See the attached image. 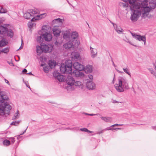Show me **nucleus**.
Listing matches in <instances>:
<instances>
[{"label":"nucleus","instance_id":"nucleus-1","mask_svg":"<svg viewBox=\"0 0 156 156\" xmlns=\"http://www.w3.org/2000/svg\"><path fill=\"white\" fill-rule=\"evenodd\" d=\"M121 0L128 4L119 2L120 6L125 7L129 5L131 11L130 19L132 22L136 21L140 16L147 20L152 18L150 13L156 8V0Z\"/></svg>","mask_w":156,"mask_h":156},{"label":"nucleus","instance_id":"nucleus-2","mask_svg":"<svg viewBox=\"0 0 156 156\" xmlns=\"http://www.w3.org/2000/svg\"><path fill=\"white\" fill-rule=\"evenodd\" d=\"M72 61L68 60L65 63H62L60 67V69L62 73L68 74L66 79V83L68 85L66 89L68 91H71L75 89L74 84L75 80L72 77V74H70L72 72Z\"/></svg>","mask_w":156,"mask_h":156},{"label":"nucleus","instance_id":"nucleus-3","mask_svg":"<svg viewBox=\"0 0 156 156\" xmlns=\"http://www.w3.org/2000/svg\"><path fill=\"white\" fill-rule=\"evenodd\" d=\"M115 90L119 92H122L129 89L128 80L125 77L119 76L117 78L116 83L114 84Z\"/></svg>","mask_w":156,"mask_h":156},{"label":"nucleus","instance_id":"nucleus-4","mask_svg":"<svg viewBox=\"0 0 156 156\" xmlns=\"http://www.w3.org/2000/svg\"><path fill=\"white\" fill-rule=\"evenodd\" d=\"M63 38L66 40L70 39L74 41L78 40L80 41L78 32L76 31L72 32L71 29H67L64 31Z\"/></svg>","mask_w":156,"mask_h":156},{"label":"nucleus","instance_id":"nucleus-5","mask_svg":"<svg viewBox=\"0 0 156 156\" xmlns=\"http://www.w3.org/2000/svg\"><path fill=\"white\" fill-rule=\"evenodd\" d=\"M50 30L48 26L44 25L42 27L41 30L38 31V33L42 35L43 38L46 41H50L52 40V35Z\"/></svg>","mask_w":156,"mask_h":156},{"label":"nucleus","instance_id":"nucleus-6","mask_svg":"<svg viewBox=\"0 0 156 156\" xmlns=\"http://www.w3.org/2000/svg\"><path fill=\"white\" fill-rule=\"evenodd\" d=\"M13 33L11 29H8L5 27L0 26V37H5L6 36H9L11 37H13Z\"/></svg>","mask_w":156,"mask_h":156},{"label":"nucleus","instance_id":"nucleus-7","mask_svg":"<svg viewBox=\"0 0 156 156\" xmlns=\"http://www.w3.org/2000/svg\"><path fill=\"white\" fill-rule=\"evenodd\" d=\"M69 40L68 42L63 45L64 48L66 49H69L74 47L77 48L80 44V42L78 40L74 41L70 39Z\"/></svg>","mask_w":156,"mask_h":156},{"label":"nucleus","instance_id":"nucleus-8","mask_svg":"<svg viewBox=\"0 0 156 156\" xmlns=\"http://www.w3.org/2000/svg\"><path fill=\"white\" fill-rule=\"evenodd\" d=\"M11 109V105L7 103L0 104V115L8 113Z\"/></svg>","mask_w":156,"mask_h":156},{"label":"nucleus","instance_id":"nucleus-9","mask_svg":"<svg viewBox=\"0 0 156 156\" xmlns=\"http://www.w3.org/2000/svg\"><path fill=\"white\" fill-rule=\"evenodd\" d=\"M38 12L39 11L37 9H28L23 12V17L26 19H29Z\"/></svg>","mask_w":156,"mask_h":156},{"label":"nucleus","instance_id":"nucleus-10","mask_svg":"<svg viewBox=\"0 0 156 156\" xmlns=\"http://www.w3.org/2000/svg\"><path fill=\"white\" fill-rule=\"evenodd\" d=\"M133 38L140 41H142L144 42V45L146 43V39L145 36H141L140 35H138L135 34L131 32Z\"/></svg>","mask_w":156,"mask_h":156},{"label":"nucleus","instance_id":"nucleus-11","mask_svg":"<svg viewBox=\"0 0 156 156\" xmlns=\"http://www.w3.org/2000/svg\"><path fill=\"white\" fill-rule=\"evenodd\" d=\"M42 47L43 52L45 53H50L51 52L53 49V47L51 44H42Z\"/></svg>","mask_w":156,"mask_h":156},{"label":"nucleus","instance_id":"nucleus-12","mask_svg":"<svg viewBox=\"0 0 156 156\" xmlns=\"http://www.w3.org/2000/svg\"><path fill=\"white\" fill-rule=\"evenodd\" d=\"M52 31L55 36L58 37L60 35L61 29L58 26H55L52 28Z\"/></svg>","mask_w":156,"mask_h":156},{"label":"nucleus","instance_id":"nucleus-13","mask_svg":"<svg viewBox=\"0 0 156 156\" xmlns=\"http://www.w3.org/2000/svg\"><path fill=\"white\" fill-rule=\"evenodd\" d=\"M53 75V76L59 82L62 81L64 79V76L57 71L54 72Z\"/></svg>","mask_w":156,"mask_h":156},{"label":"nucleus","instance_id":"nucleus-14","mask_svg":"<svg viewBox=\"0 0 156 156\" xmlns=\"http://www.w3.org/2000/svg\"><path fill=\"white\" fill-rule=\"evenodd\" d=\"M73 66L76 70L82 71L84 69V66L78 62H75L74 63Z\"/></svg>","mask_w":156,"mask_h":156},{"label":"nucleus","instance_id":"nucleus-15","mask_svg":"<svg viewBox=\"0 0 156 156\" xmlns=\"http://www.w3.org/2000/svg\"><path fill=\"white\" fill-rule=\"evenodd\" d=\"M71 57L72 60L80 59L81 58L80 54L76 52H73L71 54Z\"/></svg>","mask_w":156,"mask_h":156},{"label":"nucleus","instance_id":"nucleus-16","mask_svg":"<svg viewBox=\"0 0 156 156\" xmlns=\"http://www.w3.org/2000/svg\"><path fill=\"white\" fill-rule=\"evenodd\" d=\"M87 87L89 90H93L95 88V85L92 81H87L86 83Z\"/></svg>","mask_w":156,"mask_h":156},{"label":"nucleus","instance_id":"nucleus-17","mask_svg":"<svg viewBox=\"0 0 156 156\" xmlns=\"http://www.w3.org/2000/svg\"><path fill=\"white\" fill-rule=\"evenodd\" d=\"M8 97L4 92H0V102L3 103L5 100H8Z\"/></svg>","mask_w":156,"mask_h":156},{"label":"nucleus","instance_id":"nucleus-18","mask_svg":"<svg viewBox=\"0 0 156 156\" xmlns=\"http://www.w3.org/2000/svg\"><path fill=\"white\" fill-rule=\"evenodd\" d=\"M46 16V14L44 13L40 14V15H37L36 16H34V17L32 19L31 21H34L39 20L43 18L44 17Z\"/></svg>","mask_w":156,"mask_h":156},{"label":"nucleus","instance_id":"nucleus-19","mask_svg":"<svg viewBox=\"0 0 156 156\" xmlns=\"http://www.w3.org/2000/svg\"><path fill=\"white\" fill-rule=\"evenodd\" d=\"M90 55L92 58H94L96 57L97 55V50L94 48H93L91 47H90Z\"/></svg>","mask_w":156,"mask_h":156},{"label":"nucleus","instance_id":"nucleus-20","mask_svg":"<svg viewBox=\"0 0 156 156\" xmlns=\"http://www.w3.org/2000/svg\"><path fill=\"white\" fill-rule=\"evenodd\" d=\"M73 74L77 77H82L84 76V74L83 72L78 70L73 71Z\"/></svg>","mask_w":156,"mask_h":156},{"label":"nucleus","instance_id":"nucleus-21","mask_svg":"<svg viewBox=\"0 0 156 156\" xmlns=\"http://www.w3.org/2000/svg\"><path fill=\"white\" fill-rule=\"evenodd\" d=\"M8 43V41L5 38H3L0 40V47L2 48L6 46Z\"/></svg>","mask_w":156,"mask_h":156},{"label":"nucleus","instance_id":"nucleus-22","mask_svg":"<svg viewBox=\"0 0 156 156\" xmlns=\"http://www.w3.org/2000/svg\"><path fill=\"white\" fill-rule=\"evenodd\" d=\"M92 66L90 65H87L85 68L84 67V70L85 72L87 73H91L93 69Z\"/></svg>","mask_w":156,"mask_h":156},{"label":"nucleus","instance_id":"nucleus-23","mask_svg":"<svg viewBox=\"0 0 156 156\" xmlns=\"http://www.w3.org/2000/svg\"><path fill=\"white\" fill-rule=\"evenodd\" d=\"M113 26L115 30L118 34H122L124 31L123 30L120 26H117L116 24H113Z\"/></svg>","mask_w":156,"mask_h":156},{"label":"nucleus","instance_id":"nucleus-24","mask_svg":"<svg viewBox=\"0 0 156 156\" xmlns=\"http://www.w3.org/2000/svg\"><path fill=\"white\" fill-rule=\"evenodd\" d=\"M36 52L38 55H40L43 51L42 47V44L40 46L37 45L36 46Z\"/></svg>","mask_w":156,"mask_h":156},{"label":"nucleus","instance_id":"nucleus-25","mask_svg":"<svg viewBox=\"0 0 156 156\" xmlns=\"http://www.w3.org/2000/svg\"><path fill=\"white\" fill-rule=\"evenodd\" d=\"M62 20L60 18L56 19L53 20L52 22L53 24H57L58 25H62Z\"/></svg>","mask_w":156,"mask_h":156},{"label":"nucleus","instance_id":"nucleus-26","mask_svg":"<svg viewBox=\"0 0 156 156\" xmlns=\"http://www.w3.org/2000/svg\"><path fill=\"white\" fill-rule=\"evenodd\" d=\"M101 119L103 121L107 122H111L112 121V119L111 117L101 116Z\"/></svg>","mask_w":156,"mask_h":156},{"label":"nucleus","instance_id":"nucleus-27","mask_svg":"<svg viewBox=\"0 0 156 156\" xmlns=\"http://www.w3.org/2000/svg\"><path fill=\"white\" fill-rule=\"evenodd\" d=\"M36 40L37 42L40 43L44 40L42 37V35L39 34L38 32V34H36Z\"/></svg>","mask_w":156,"mask_h":156},{"label":"nucleus","instance_id":"nucleus-28","mask_svg":"<svg viewBox=\"0 0 156 156\" xmlns=\"http://www.w3.org/2000/svg\"><path fill=\"white\" fill-rule=\"evenodd\" d=\"M74 86L78 87L82 89L83 87V85L82 83L80 81H75V83L74 84Z\"/></svg>","mask_w":156,"mask_h":156},{"label":"nucleus","instance_id":"nucleus-29","mask_svg":"<svg viewBox=\"0 0 156 156\" xmlns=\"http://www.w3.org/2000/svg\"><path fill=\"white\" fill-rule=\"evenodd\" d=\"M48 64L51 69L54 68L56 65V63L54 60H50Z\"/></svg>","mask_w":156,"mask_h":156},{"label":"nucleus","instance_id":"nucleus-30","mask_svg":"<svg viewBox=\"0 0 156 156\" xmlns=\"http://www.w3.org/2000/svg\"><path fill=\"white\" fill-rule=\"evenodd\" d=\"M20 115L19 111L18 110H17L14 113L12 117V119L13 120L17 119L20 117Z\"/></svg>","mask_w":156,"mask_h":156},{"label":"nucleus","instance_id":"nucleus-31","mask_svg":"<svg viewBox=\"0 0 156 156\" xmlns=\"http://www.w3.org/2000/svg\"><path fill=\"white\" fill-rule=\"evenodd\" d=\"M41 66L43 67L44 71L45 73H48V72L49 67L45 63H42Z\"/></svg>","mask_w":156,"mask_h":156},{"label":"nucleus","instance_id":"nucleus-32","mask_svg":"<svg viewBox=\"0 0 156 156\" xmlns=\"http://www.w3.org/2000/svg\"><path fill=\"white\" fill-rule=\"evenodd\" d=\"M115 127L114 126H113V125L110 126L109 127H108L106 128L105 130H112V131H116L117 130L120 129H121L120 128H115L114 127Z\"/></svg>","mask_w":156,"mask_h":156},{"label":"nucleus","instance_id":"nucleus-33","mask_svg":"<svg viewBox=\"0 0 156 156\" xmlns=\"http://www.w3.org/2000/svg\"><path fill=\"white\" fill-rule=\"evenodd\" d=\"M36 24L32 21L29 22L28 23V27L30 30L33 29L35 27H36Z\"/></svg>","mask_w":156,"mask_h":156},{"label":"nucleus","instance_id":"nucleus-34","mask_svg":"<svg viewBox=\"0 0 156 156\" xmlns=\"http://www.w3.org/2000/svg\"><path fill=\"white\" fill-rule=\"evenodd\" d=\"M3 144L5 146H8L11 144L10 141L7 139H5L3 141Z\"/></svg>","mask_w":156,"mask_h":156},{"label":"nucleus","instance_id":"nucleus-35","mask_svg":"<svg viewBox=\"0 0 156 156\" xmlns=\"http://www.w3.org/2000/svg\"><path fill=\"white\" fill-rule=\"evenodd\" d=\"M9 48L7 47L5 48L2 50V52L7 53L9 52Z\"/></svg>","mask_w":156,"mask_h":156},{"label":"nucleus","instance_id":"nucleus-36","mask_svg":"<svg viewBox=\"0 0 156 156\" xmlns=\"http://www.w3.org/2000/svg\"><path fill=\"white\" fill-rule=\"evenodd\" d=\"M123 70L126 73L128 74L130 77H131V73L128 69L127 68H123Z\"/></svg>","mask_w":156,"mask_h":156},{"label":"nucleus","instance_id":"nucleus-37","mask_svg":"<svg viewBox=\"0 0 156 156\" xmlns=\"http://www.w3.org/2000/svg\"><path fill=\"white\" fill-rule=\"evenodd\" d=\"M7 12L6 9H4L2 7H0V14L5 13Z\"/></svg>","mask_w":156,"mask_h":156},{"label":"nucleus","instance_id":"nucleus-38","mask_svg":"<svg viewBox=\"0 0 156 156\" xmlns=\"http://www.w3.org/2000/svg\"><path fill=\"white\" fill-rule=\"evenodd\" d=\"M40 60L41 62H44L46 61V58L44 56H41L40 58Z\"/></svg>","mask_w":156,"mask_h":156},{"label":"nucleus","instance_id":"nucleus-39","mask_svg":"<svg viewBox=\"0 0 156 156\" xmlns=\"http://www.w3.org/2000/svg\"><path fill=\"white\" fill-rule=\"evenodd\" d=\"M20 121H15L14 122H12L11 124L12 125H13L15 126H17L18 125L19 123L20 122Z\"/></svg>","mask_w":156,"mask_h":156},{"label":"nucleus","instance_id":"nucleus-40","mask_svg":"<svg viewBox=\"0 0 156 156\" xmlns=\"http://www.w3.org/2000/svg\"><path fill=\"white\" fill-rule=\"evenodd\" d=\"M80 130L82 131H85L87 132H89L90 133H91L92 132V131L88 130L87 128H83L80 129Z\"/></svg>","mask_w":156,"mask_h":156},{"label":"nucleus","instance_id":"nucleus-41","mask_svg":"<svg viewBox=\"0 0 156 156\" xmlns=\"http://www.w3.org/2000/svg\"><path fill=\"white\" fill-rule=\"evenodd\" d=\"M124 40L126 42L128 43H129L131 45H132L133 46H135L132 43V42L129 40V39H128L126 38V39H124Z\"/></svg>","mask_w":156,"mask_h":156},{"label":"nucleus","instance_id":"nucleus-42","mask_svg":"<svg viewBox=\"0 0 156 156\" xmlns=\"http://www.w3.org/2000/svg\"><path fill=\"white\" fill-rule=\"evenodd\" d=\"M9 138L10 140L11 144H13L15 142V138L14 137H10Z\"/></svg>","mask_w":156,"mask_h":156},{"label":"nucleus","instance_id":"nucleus-43","mask_svg":"<svg viewBox=\"0 0 156 156\" xmlns=\"http://www.w3.org/2000/svg\"><path fill=\"white\" fill-rule=\"evenodd\" d=\"M23 39H22L21 40V46H20V48H19V49H18L17 50H20V49H22L23 48Z\"/></svg>","mask_w":156,"mask_h":156},{"label":"nucleus","instance_id":"nucleus-44","mask_svg":"<svg viewBox=\"0 0 156 156\" xmlns=\"http://www.w3.org/2000/svg\"><path fill=\"white\" fill-rule=\"evenodd\" d=\"M112 103H114V104H115L116 103H120V102L119 101H116L114 99H112Z\"/></svg>","mask_w":156,"mask_h":156},{"label":"nucleus","instance_id":"nucleus-45","mask_svg":"<svg viewBox=\"0 0 156 156\" xmlns=\"http://www.w3.org/2000/svg\"><path fill=\"white\" fill-rule=\"evenodd\" d=\"M115 75H114L113 80L112 82V84H114L115 83Z\"/></svg>","mask_w":156,"mask_h":156},{"label":"nucleus","instance_id":"nucleus-46","mask_svg":"<svg viewBox=\"0 0 156 156\" xmlns=\"http://www.w3.org/2000/svg\"><path fill=\"white\" fill-rule=\"evenodd\" d=\"M5 81L6 83H7L9 86H10V84L9 81L5 79Z\"/></svg>","mask_w":156,"mask_h":156},{"label":"nucleus","instance_id":"nucleus-47","mask_svg":"<svg viewBox=\"0 0 156 156\" xmlns=\"http://www.w3.org/2000/svg\"><path fill=\"white\" fill-rule=\"evenodd\" d=\"M88 78L90 80H92L93 79V76L91 75H88Z\"/></svg>","mask_w":156,"mask_h":156},{"label":"nucleus","instance_id":"nucleus-48","mask_svg":"<svg viewBox=\"0 0 156 156\" xmlns=\"http://www.w3.org/2000/svg\"><path fill=\"white\" fill-rule=\"evenodd\" d=\"M85 114L87 115H90V116H94V115H98V114H88V113H85Z\"/></svg>","mask_w":156,"mask_h":156},{"label":"nucleus","instance_id":"nucleus-49","mask_svg":"<svg viewBox=\"0 0 156 156\" xmlns=\"http://www.w3.org/2000/svg\"><path fill=\"white\" fill-rule=\"evenodd\" d=\"M116 70L118 72H119V73H123V72L122 71H120V70H118V69H116Z\"/></svg>","mask_w":156,"mask_h":156},{"label":"nucleus","instance_id":"nucleus-50","mask_svg":"<svg viewBox=\"0 0 156 156\" xmlns=\"http://www.w3.org/2000/svg\"><path fill=\"white\" fill-rule=\"evenodd\" d=\"M121 125H121V124H115L113 125V126H121Z\"/></svg>","mask_w":156,"mask_h":156},{"label":"nucleus","instance_id":"nucleus-51","mask_svg":"<svg viewBox=\"0 0 156 156\" xmlns=\"http://www.w3.org/2000/svg\"><path fill=\"white\" fill-rule=\"evenodd\" d=\"M62 44V43H58V42L56 41V42H55V44L56 45H57V46H59V45H61V44Z\"/></svg>","mask_w":156,"mask_h":156},{"label":"nucleus","instance_id":"nucleus-52","mask_svg":"<svg viewBox=\"0 0 156 156\" xmlns=\"http://www.w3.org/2000/svg\"><path fill=\"white\" fill-rule=\"evenodd\" d=\"M149 70L150 71V72L152 73V74H153V71L152 70V69H151V68H150L149 69Z\"/></svg>","mask_w":156,"mask_h":156},{"label":"nucleus","instance_id":"nucleus-53","mask_svg":"<svg viewBox=\"0 0 156 156\" xmlns=\"http://www.w3.org/2000/svg\"><path fill=\"white\" fill-rule=\"evenodd\" d=\"M27 71L26 69H24L23 70L22 72L23 73H25L26 72H27Z\"/></svg>","mask_w":156,"mask_h":156},{"label":"nucleus","instance_id":"nucleus-54","mask_svg":"<svg viewBox=\"0 0 156 156\" xmlns=\"http://www.w3.org/2000/svg\"><path fill=\"white\" fill-rule=\"evenodd\" d=\"M23 81H24V80H23ZM23 82H24V83L26 85V86H27V87H29V88H30V87L29 86H28V85H27V82H24V81H23Z\"/></svg>","mask_w":156,"mask_h":156},{"label":"nucleus","instance_id":"nucleus-55","mask_svg":"<svg viewBox=\"0 0 156 156\" xmlns=\"http://www.w3.org/2000/svg\"><path fill=\"white\" fill-rule=\"evenodd\" d=\"M152 128L153 129H155L156 128V126H153Z\"/></svg>","mask_w":156,"mask_h":156},{"label":"nucleus","instance_id":"nucleus-56","mask_svg":"<svg viewBox=\"0 0 156 156\" xmlns=\"http://www.w3.org/2000/svg\"><path fill=\"white\" fill-rule=\"evenodd\" d=\"M26 129L23 132V133L21 134V135L23 134L24 133H25L26 132Z\"/></svg>","mask_w":156,"mask_h":156},{"label":"nucleus","instance_id":"nucleus-57","mask_svg":"<svg viewBox=\"0 0 156 156\" xmlns=\"http://www.w3.org/2000/svg\"><path fill=\"white\" fill-rule=\"evenodd\" d=\"M154 75L156 78V73H154Z\"/></svg>","mask_w":156,"mask_h":156},{"label":"nucleus","instance_id":"nucleus-58","mask_svg":"<svg viewBox=\"0 0 156 156\" xmlns=\"http://www.w3.org/2000/svg\"><path fill=\"white\" fill-rule=\"evenodd\" d=\"M20 136H17V139L18 140L19 139V137H20Z\"/></svg>","mask_w":156,"mask_h":156},{"label":"nucleus","instance_id":"nucleus-59","mask_svg":"<svg viewBox=\"0 0 156 156\" xmlns=\"http://www.w3.org/2000/svg\"><path fill=\"white\" fill-rule=\"evenodd\" d=\"M28 74H31V75H32V73H31V72H30V73H28Z\"/></svg>","mask_w":156,"mask_h":156},{"label":"nucleus","instance_id":"nucleus-60","mask_svg":"<svg viewBox=\"0 0 156 156\" xmlns=\"http://www.w3.org/2000/svg\"><path fill=\"white\" fill-rule=\"evenodd\" d=\"M1 52H2V50H0V54L1 53Z\"/></svg>","mask_w":156,"mask_h":156},{"label":"nucleus","instance_id":"nucleus-61","mask_svg":"<svg viewBox=\"0 0 156 156\" xmlns=\"http://www.w3.org/2000/svg\"><path fill=\"white\" fill-rule=\"evenodd\" d=\"M0 23H2V22H0Z\"/></svg>","mask_w":156,"mask_h":156},{"label":"nucleus","instance_id":"nucleus-62","mask_svg":"<svg viewBox=\"0 0 156 156\" xmlns=\"http://www.w3.org/2000/svg\"><path fill=\"white\" fill-rule=\"evenodd\" d=\"M103 132V131H102V132H101V133H102Z\"/></svg>","mask_w":156,"mask_h":156}]
</instances>
